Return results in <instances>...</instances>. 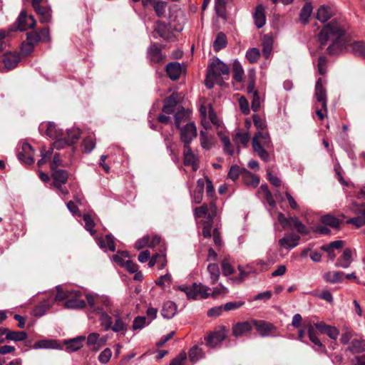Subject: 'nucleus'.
<instances>
[{
  "label": "nucleus",
  "instance_id": "2eb2a0df",
  "mask_svg": "<svg viewBox=\"0 0 365 365\" xmlns=\"http://www.w3.org/2000/svg\"><path fill=\"white\" fill-rule=\"evenodd\" d=\"M226 338V331L222 329L209 335L206 339V344L210 348H216Z\"/></svg>",
  "mask_w": 365,
  "mask_h": 365
},
{
  "label": "nucleus",
  "instance_id": "de8ad7c7",
  "mask_svg": "<svg viewBox=\"0 0 365 365\" xmlns=\"http://www.w3.org/2000/svg\"><path fill=\"white\" fill-rule=\"evenodd\" d=\"M321 220L323 224L334 228L338 227L340 225L339 220L329 214L322 216Z\"/></svg>",
  "mask_w": 365,
  "mask_h": 365
},
{
  "label": "nucleus",
  "instance_id": "f8f14e48",
  "mask_svg": "<svg viewBox=\"0 0 365 365\" xmlns=\"http://www.w3.org/2000/svg\"><path fill=\"white\" fill-rule=\"evenodd\" d=\"M34 150L31 145L27 143H24L21 145V151L18 153V158L25 164L31 165L34 163Z\"/></svg>",
  "mask_w": 365,
  "mask_h": 365
},
{
  "label": "nucleus",
  "instance_id": "e433bc0d",
  "mask_svg": "<svg viewBox=\"0 0 365 365\" xmlns=\"http://www.w3.org/2000/svg\"><path fill=\"white\" fill-rule=\"evenodd\" d=\"M20 61L19 54H9L4 58V63L6 68L9 69L14 68Z\"/></svg>",
  "mask_w": 365,
  "mask_h": 365
},
{
  "label": "nucleus",
  "instance_id": "4be33fe9",
  "mask_svg": "<svg viewBox=\"0 0 365 365\" xmlns=\"http://www.w3.org/2000/svg\"><path fill=\"white\" fill-rule=\"evenodd\" d=\"M352 254L353 252L351 249H345L341 256L337 259L335 266L344 269L348 268L353 261Z\"/></svg>",
  "mask_w": 365,
  "mask_h": 365
},
{
  "label": "nucleus",
  "instance_id": "a211bd4d",
  "mask_svg": "<svg viewBox=\"0 0 365 365\" xmlns=\"http://www.w3.org/2000/svg\"><path fill=\"white\" fill-rule=\"evenodd\" d=\"M184 164L192 166L193 170L198 168L197 162V156L192 152L190 145H185L183 148Z\"/></svg>",
  "mask_w": 365,
  "mask_h": 365
},
{
  "label": "nucleus",
  "instance_id": "7ed1b4c3",
  "mask_svg": "<svg viewBox=\"0 0 365 365\" xmlns=\"http://www.w3.org/2000/svg\"><path fill=\"white\" fill-rule=\"evenodd\" d=\"M228 66L219 58L213 60L212 63L208 66L207 73L205 79V86L208 88H212L215 83L222 84L220 76L227 75L229 73Z\"/></svg>",
  "mask_w": 365,
  "mask_h": 365
},
{
  "label": "nucleus",
  "instance_id": "412c9836",
  "mask_svg": "<svg viewBox=\"0 0 365 365\" xmlns=\"http://www.w3.org/2000/svg\"><path fill=\"white\" fill-rule=\"evenodd\" d=\"M106 341L107 336H104L101 337L99 334L96 332L91 333L87 337V344L92 346L93 349L96 350L105 345Z\"/></svg>",
  "mask_w": 365,
  "mask_h": 365
},
{
  "label": "nucleus",
  "instance_id": "1a4fd4ad",
  "mask_svg": "<svg viewBox=\"0 0 365 365\" xmlns=\"http://www.w3.org/2000/svg\"><path fill=\"white\" fill-rule=\"evenodd\" d=\"M180 140L184 146L190 145L192 140L197 136V128L193 122L187 123L184 126H180Z\"/></svg>",
  "mask_w": 365,
  "mask_h": 365
},
{
  "label": "nucleus",
  "instance_id": "cd10ccee",
  "mask_svg": "<svg viewBox=\"0 0 365 365\" xmlns=\"http://www.w3.org/2000/svg\"><path fill=\"white\" fill-rule=\"evenodd\" d=\"M53 173H52V178H53L54 180V182H53V185L54 186H58V185L59 184H66L67 180H68V174L67 173V171H66L65 170H61V169H55V170H52Z\"/></svg>",
  "mask_w": 365,
  "mask_h": 365
},
{
  "label": "nucleus",
  "instance_id": "6e6d98bb",
  "mask_svg": "<svg viewBox=\"0 0 365 365\" xmlns=\"http://www.w3.org/2000/svg\"><path fill=\"white\" fill-rule=\"evenodd\" d=\"M208 205L203 204L200 207H195L194 210V216L195 218H200L208 215Z\"/></svg>",
  "mask_w": 365,
  "mask_h": 365
},
{
  "label": "nucleus",
  "instance_id": "69168bd1",
  "mask_svg": "<svg viewBox=\"0 0 365 365\" xmlns=\"http://www.w3.org/2000/svg\"><path fill=\"white\" fill-rule=\"evenodd\" d=\"M111 356H112V351H111L110 349L106 348L99 354L98 360L102 364H106L110 359Z\"/></svg>",
  "mask_w": 365,
  "mask_h": 365
},
{
  "label": "nucleus",
  "instance_id": "aec40b11",
  "mask_svg": "<svg viewBox=\"0 0 365 365\" xmlns=\"http://www.w3.org/2000/svg\"><path fill=\"white\" fill-rule=\"evenodd\" d=\"M334 15V11L331 6L322 5L317 11L316 19L322 23H325Z\"/></svg>",
  "mask_w": 365,
  "mask_h": 365
},
{
  "label": "nucleus",
  "instance_id": "4c0bfd02",
  "mask_svg": "<svg viewBox=\"0 0 365 365\" xmlns=\"http://www.w3.org/2000/svg\"><path fill=\"white\" fill-rule=\"evenodd\" d=\"M349 349L352 353H361L365 351V340L354 339L351 341Z\"/></svg>",
  "mask_w": 365,
  "mask_h": 365
},
{
  "label": "nucleus",
  "instance_id": "423d86ee",
  "mask_svg": "<svg viewBox=\"0 0 365 365\" xmlns=\"http://www.w3.org/2000/svg\"><path fill=\"white\" fill-rule=\"evenodd\" d=\"M81 132L78 128L67 130L63 136L56 138L53 146L54 148L60 150L67 145H72L78 141Z\"/></svg>",
  "mask_w": 365,
  "mask_h": 365
},
{
  "label": "nucleus",
  "instance_id": "3c124183",
  "mask_svg": "<svg viewBox=\"0 0 365 365\" xmlns=\"http://www.w3.org/2000/svg\"><path fill=\"white\" fill-rule=\"evenodd\" d=\"M200 140L201 146L203 148H205L206 150H209L211 148L212 143H211L210 138L205 131L200 130Z\"/></svg>",
  "mask_w": 365,
  "mask_h": 365
},
{
  "label": "nucleus",
  "instance_id": "e2e57ef3",
  "mask_svg": "<svg viewBox=\"0 0 365 365\" xmlns=\"http://www.w3.org/2000/svg\"><path fill=\"white\" fill-rule=\"evenodd\" d=\"M96 146V140L93 138L89 136L83 140L84 151L91 153Z\"/></svg>",
  "mask_w": 365,
  "mask_h": 365
},
{
  "label": "nucleus",
  "instance_id": "0e129e2a",
  "mask_svg": "<svg viewBox=\"0 0 365 365\" xmlns=\"http://www.w3.org/2000/svg\"><path fill=\"white\" fill-rule=\"evenodd\" d=\"M253 122L255 126L259 130V131H264L265 128H267V124L264 119L257 115H254Z\"/></svg>",
  "mask_w": 365,
  "mask_h": 365
},
{
  "label": "nucleus",
  "instance_id": "774afa93",
  "mask_svg": "<svg viewBox=\"0 0 365 365\" xmlns=\"http://www.w3.org/2000/svg\"><path fill=\"white\" fill-rule=\"evenodd\" d=\"M83 218L85 222L86 229L88 231H89L92 235L94 234L96 232L95 230H93V227L95 224L91 217L88 214H85L83 215Z\"/></svg>",
  "mask_w": 365,
  "mask_h": 365
},
{
  "label": "nucleus",
  "instance_id": "9d476101",
  "mask_svg": "<svg viewBox=\"0 0 365 365\" xmlns=\"http://www.w3.org/2000/svg\"><path fill=\"white\" fill-rule=\"evenodd\" d=\"M17 28L19 31H24L36 26V21L34 16H28L25 10L21 11L17 20Z\"/></svg>",
  "mask_w": 365,
  "mask_h": 365
},
{
  "label": "nucleus",
  "instance_id": "dca6fc26",
  "mask_svg": "<svg viewBox=\"0 0 365 365\" xmlns=\"http://www.w3.org/2000/svg\"><path fill=\"white\" fill-rule=\"evenodd\" d=\"M36 14L38 16L41 23H48L51 20L52 11L51 6L46 4L45 6L41 5L33 8Z\"/></svg>",
  "mask_w": 365,
  "mask_h": 365
},
{
  "label": "nucleus",
  "instance_id": "49530a36",
  "mask_svg": "<svg viewBox=\"0 0 365 365\" xmlns=\"http://www.w3.org/2000/svg\"><path fill=\"white\" fill-rule=\"evenodd\" d=\"M159 36L165 39H168L170 36L169 29L166 24L161 21H158L155 29Z\"/></svg>",
  "mask_w": 365,
  "mask_h": 365
},
{
  "label": "nucleus",
  "instance_id": "5701e85b",
  "mask_svg": "<svg viewBox=\"0 0 365 365\" xmlns=\"http://www.w3.org/2000/svg\"><path fill=\"white\" fill-rule=\"evenodd\" d=\"M34 348L38 349H62L61 346L55 339H42L36 341Z\"/></svg>",
  "mask_w": 365,
  "mask_h": 365
},
{
  "label": "nucleus",
  "instance_id": "c756f323",
  "mask_svg": "<svg viewBox=\"0 0 365 365\" xmlns=\"http://www.w3.org/2000/svg\"><path fill=\"white\" fill-rule=\"evenodd\" d=\"M288 227L289 228H294L295 229L299 234L302 235H308L309 231L306 227V226L302 224V222L299 221V220L296 217H289V223L288 225Z\"/></svg>",
  "mask_w": 365,
  "mask_h": 365
},
{
  "label": "nucleus",
  "instance_id": "39448f33",
  "mask_svg": "<svg viewBox=\"0 0 365 365\" xmlns=\"http://www.w3.org/2000/svg\"><path fill=\"white\" fill-rule=\"evenodd\" d=\"M176 290L185 292L189 299H197L199 298L206 299L210 297V288L202 284L194 283L192 287L181 285L174 287Z\"/></svg>",
  "mask_w": 365,
  "mask_h": 365
},
{
  "label": "nucleus",
  "instance_id": "393cba45",
  "mask_svg": "<svg viewBox=\"0 0 365 365\" xmlns=\"http://www.w3.org/2000/svg\"><path fill=\"white\" fill-rule=\"evenodd\" d=\"M165 71L169 78L175 81L180 77L182 69L180 63L172 62L166 66Z\"/></svg>",
  "mask_w": 365,
  "mask_h": 365
},
{
  "label": "nucleus",
  "instance_id": "473e14b6",
  "mask_svg": "<svg viewBox=\"0 0 365 365\" xmlns=\"http://www.w3.org/2000/svg\"><path fill=\"white\" fill-rule=\"evenodd\" d=\"M53 300L48 299L40 303L33 311V314L36 317H41L52 307Z\"/></svg>",
  "mask_w": 365,
  "mask_h": 365
},
{
  "label": "nucleus",
  "instance_id": "58836bf2",
  "mask_svg": "<svg viewBox=\"0 0 365 365\" xmlns=\"http://www.w3.org/2000/svg\"><path fill=\"white\" fill-rule=\"evenodd\" d=\"M98 245L101 248H108L111 252L115 250L114 240L110 235H107L105 240L98 239Z\"/></svg>",
  "mask_w": 365,
  "mask_h": 365
},
{
  "label": "nucleus",
  "instance_id": "603ef678",
  "mask_svg": "<svg viewBox=\"0 0 365 365\" xmlns=\"http://www.w3.org/2000/svg\"><path fill=\"white\" fill-rule=\"evenodd\" d=\"M259 56V51L256 48H250L246 53V58L252 63L257 62Z\"/></svg>",
  "mask_w": 365,
  "mask_h": 365
},
{
  "label": "nucleus",
  "instance_id": "f03ea898",
  "mask_svg": "<svg viewBox=\"0 0 365 365\" xmlns=\"http://www.w3.org/2000/svg\"><path fill=\"white\" fill-rule=\"evenodd\" d=\"M344 35V31L339 24L331 21L321 30L318 38L322 48L331 41V43L327 48V53L330 55H338L345 47Z\"/></svg>",
  "mask_w": 365,
  "mask_h": 365
},
{
  "label": "nucleus",
  "instance_id": "9b49d317",
  "mask_svg": "<svg viewBox=\"0 0 365 365\" xmlns=\"http://www.w3.org/2000/svg\"><path fill=\"white\" fill-rule=\"evenodd\" d=\"M253 326L262 337L274 336L276 330L273 324L263 320H253Z\"/></svg>",
  "mask_w": 365,
  "mask_h": 365
},
{
  "label": "nucleus",
  "instance_id": "bb28decb",
  "mask_svg": "<svg viewBox=\"0 0 365 365\" xmlns=\"http://www.w3.org/2000/svg\"><path fill=\"white\" fill-rule=\"evenodd\" d=\"M313 6L311 2H307L303 7L302 8L299 16V21L302 24H307L309 23V18L312 14Z\"/></svg>",
  "mask_w": 365,
  "mask_h": 365
},
{
  "label": "nucleus",
  "instance_id": "09e8293b",
  "mask_svg": "<svg viewBox=\"0 0 365 365\" xmlns=\"http://www.w3.org/2000/svg\"><path fill=\"white\" fill-rule=\"evenodd\" d=\"M234 140L237 145L241 144L243 146H247L250 141V135L247 132H238L236 133Z\"/></svg>",
  "mask_w": 365,
  "mask_h": 365
},
{
  "label": "nucleus",
  "instance_id": "052dcab7",
  "mask_svg": "<svg viewBox=\"0 0 365 365\" xmlns=\"http://www.w3.org/2000/svg\"><path fill=\"white\" fill-rule=\"evenodd\" d=\"M208 208L207 220L210 221V222H212L215 217L217 215V208L213 200H210V202L208 205Z\"/></svg>",
  "mask_w": 365,
  "mask_h": 365
},
{
  "label": "nucleus",
  "instance_id": "c03bdc74",
  "mask_svg": "<svg viewBox=\"0 0 365 365\" xmlns=\"http://www.w3.org/2000/svg\"><path fill=\"white\" fill-rule=\"evenodd\" d=\"M342 274L337 271L328 272L324 274L323 278L327 282L337 283L341 281Z\"/></svg>",
  "mask_w": 365,
  "mask_h": 365
},
{
  "label": "nucleus",
  "instance_id": "ddd939ff",
  "mask_svg": "<svg viewBox=\"0 0 365 365\" xmlns=\"http://www.w3.org/2000/svg\"><path fill=\"white\" fill-rule=\"evenodd\" d=\"M315 97L321 107L327 113V91L322 84V79L319 78L315 86Z\"/></svg>",
  "mask_w": 365,
  "mask_h": 365
},
{
  "label": "nucleus",
  "instance_id": "6e6552de",
  "mask_svg": "<svg viewBox=\"0 0 365 365\" xmlns=\"http://www.w3.org/2000/svg\"><path fill=\"white\" fill-rule=\"evenodd\" d=\"M68 300L64 303V307L69 309H83L86 306V302L81 299L82 292L79 290H72L69 294Z\"/></svg>",
  "mask_w": 365,
  "mask_h": 365
},
{
  "label": "nucleus",
  "instance_id": "f3484780",
  "mask_svg": "<svg viewBox=\"0 0 365 365\" xmlns=\"http://www.w3.org/2000/svg\"><path fill=\"white\" fill-rule=\"evenodd\" d=\"M253 327V320L250 322H238L233 325L232 334L235 336L239 337L249 333Z\"/></svg>",
  "mask_w": 365,
  "mask_h": 365
},
{
  "label": "nucleus",
  "instance_id": "bf43d9fd",
  "mask_svg": "<svg viewBox=\"0 0 365 365\" xmlns=\"http://www.w3.org/2000/svg\"><path fill=\"white\" fill-rule=\"evenodd\" d=\"M57 293L55 297L56 301H62V300H68L69 294L72 292V290H66L63 291L61 286L56 287Z\"/></svg>",
  "mask_w": 365,
  "mask_h": 365
},
{
  "label": "nucleus",
  "instance_id": "5fc2aeb1",
  "mask_svg": "<svg viewBox=\"0 0 365 365\" xmlns=\"http://www.w3.org/2000/svg\"><path fill=\"white\" fill-rule=\"evenodd\" d=\"M240 175H242V168H240L238 165H232L228 173V178L232 180H236Z\"/></svg>",
  "mask_w": 365,
  "mask_h": 365
},
{
  "label": "nucleus",
  "instance_id": "4468645a",
  "mask_svg": "<svg viewBox=\"0 0 365 365\" xmlns=\"http://www.w3.org/2000/svg\"><path fill=\"white\" fill-rule=\"evenodd\" d=\"M148 58L151 63H160L165 61V56L163 54L160 48L153 44L148 48Z\"/></svg>",
  "mask_w": 365,
  "mask_h": 365
},
{
  "label": "nucleus",
  "instance_id": "864d4df0",
  "mask_svg": "<svg viewBox=\"0 0 365 365\" xmlns=\"http://www.w3.org/2000/svg\"><path fill=\"white\" fill-rule=\"evenodd\" d=\"M153 5L154 10H155V11L156 13V15L158 17H163V16H165V7H166L165 2L162 1H157V2L154 3Z\"/></svg>",
  "mask_w": 365,
  "mask_h": 365
},
{
  "label": "nucleus",
  "instance_id": "8fccbe9b",
  "mask_svg": "<svg viewBox=\"0 0 365 365\" xmlns=\"http://www.w3.org/2000/svg\"><path fill=\"white\" fill-rule=\"evenodd\" d=\"M263 49L262 53L265 58H268L270 56V53L272 50V40L270 37L267 36H264L263 41Z\"/></svg>",
  "mask_w": 365,
  "mask_h": 365
},
{
  "label": "nucleus",
  "instance_id": "20e7f679",
  "mask_svg": "<svg viewBox=\"0 0 365 365\" xmlns=\"http://www.w3.org/2000/svg\"><path fill=\"white\" fill-rule=\"evenodd\" d=\"M252 148L259 157L265 162L269 161V154L265 150L272 148V142L267 131H258L252 138Z\"/></svg>",
  "mask_w": 365,
  "mask_h": 365
},
{
  "label": "nucleus",
  "instance_id": "a19ab883",
  "mask_svg": "<svg viewBox=\"0 0 365 365\" xmlns=\"http://www.w3.org/2000/svg\"><path fill=\"white\" fill-rule=\"evenodd\" d=\"M244 70L240 63L235 60L233 63V78L237 82H242L244 77Z\"/></svg>",
  "mask_w": 365,
  "mask_h": 365
},
{
  "label": "nucleus",
  "instance_id": "79ce46f5",
  "mask_svg": "<svg viewBox=\"0 0 365 365\" xmlns=\"http://www.w3.org/2000/svg\"><path fill=\"white\" fill-rule=\"evenodd\" d=\"M28 337L26 331H10L7 334V339L14 341H21L26 340Z\"/></svg>",
  "mask_w": 365,
  "mask_h": 365
},
{
  "label": "nucleus",
  "instance_id": "f257e3e1",
  "mask_svg": "<svg viewBox=\"0 0 365 365\" xmlns=\"http://www.w3.org/2000/svg\"><path fill=\"white\" fill-rule=\"evenodd\" d=\"M86 299L91 312L99 316V322L104 331H125L128 324L121 317L119 309H113V302L108 296L98 294H86Z\"/></svg>",
  "mask_w": 365,
  "mask_h": 365
},
{
  "label": "nucleus",
  "instance_id": "c85d7f7f",
  "mask_svg": "<svg viewBox=\"0 0 365 365\" xmlns=\"http://www.w3.org/2000/svg\"><path fill=\"white\" fill-rule=\"evenodd\" d=\"M254 20L256 26L259 29L262 28L266 22V17L264 14V8L262 5H258L256 8Z\"/></svg>",
  "mask_w": 365,
  "mask_h": 365
},
{
  "label": "nucleus",
  "instance_id": "6ab92c4d",
  "mask_svg": "<svg viewBox=\"0 0 365 365\" xmlns=\"http://www.w3.org/2000/svg\"><path fill=\"white\" fill-rule=\"evenodd\" d=\"M299 240L300 237L298 235L289 233L279 240V244L282 247L290 250L298 245Z\"/></svg>",
  "mask_w": 365,
  "mask_h": 365
},
{
  "label": "nucleus",
  "instance_id": "f704fd0d",
  "mask_svg": "<svg viewBox=\"0 0 365 365\" xmlns=\"http://www.w3.org/2000/svg\"><path fill=\"white\" fill-rule=\"evenodd\" d=\"M242 177L245 183L252 187H257L259 182V179L257 176L253 175L245 168H242Z\"/></svg>",
  "mask_w": 365,
  "mask_h": 365
},
{
  "label": "nucleus",
  "instance_id": "a878e982",
  "mask_svg": "<svg viewBox=\"0 0 365 365\" xmlns=\"http://www.w3.org/2000/svg\"><path fill=\"white\" fill-rule=\"evenodd\" d=\"M85 339V336H78L66 340L64 344L66 346V349L69 351H76L79 350L83 346Z\"/></svg>",
  "mask_w": 365,
  "mask_h": 365
},
{
  "label": "nucleus",
  "instance_id": "2f4dec72",
  "mask_svg": "<svg viewBox=\"0 0 365 365\" xmlns=\"http://www.w3.org/2000/svg\"><path fill=\"white\" fill-rule=\"evenodd\" d=\"M207 271L210 276V284H215L218 281L220 274L218 265L215 263H210L207 265Z\"/></svg>",
  "mask_w": 365,
  "mask_h": 365
},
{
  "label": "nucleus",
  "instance_id": "4d7b16f0",
  "mask_svg": "<svg viewBox=\"0 0 365 365\" xmlns=\"http://www.w3.org/2000/svg\"><path fill=\"white\" fill-rule=\"evenodd\" d=\"M155 257L158 261L157 266L158 269H163L167 264L166 255L165 254V249L160 250L159 253L155 254Z\"/></svg>",
  "mask_w": 365,
  "mask_h": 365
},
{
  "label": "nucleus",
  "instance_id": "ea45409f",
  "mask_svg": "<svg viewBox=\"0 0 365 365\" xmlns=\"http://www.w3.org/2000/svg\"><path fill=\"white\" fill-rule=\"evenodd\" d=\"M227 43L226 36L220 32L219 33L215 40L213 42V49L215 51H219L220 50L226 47Z\"/></svg>",
  "mask_w": 365,
  "mask_h": 365
},
{
  "label": "nucleus",
  "instance_id": "13d9d810",
  "mask_svg": "<svg viewBox=\"0 0 365 365\" xmlns=\"http://www.w3.org/2000/svg\"><path fill=\"white\" fill-rule=\"evenodd\" d=\"M210 293V296L212 297H217L221 295H225L228 293V289L223 286L222 284H220L218 287L213 289L211 292V289L209 291Z\"/></svg>",
  "mask_w": 365,
  "mask_h": 365
},
{
  "label": "nucleus",
  "instance_id": "338daca9",
  "mask_svg": "<svg viewBox=\"0 0 365 365\" xmlns=\"http://www.w3.org/2000/svg\"><path fill=\"white\" fill-rule=\"evenodd\" d=\"M146 324V318L145 317L138 316L133 320V329L134 330L142 329Z\"/></svg>",
  "mask_w": 365,
  "mask_h": 365
},
{
  "label": "nucleus",
  "instance_id": "0eeeda50",
  "mask_svg": "<svg viewBox=\"0 0 365 365\" xmlns=\"http://www.w3.org/2000/svg\"><path fill=\"white\" fill-rule=\"evenodd\" d=\"M351 212L356 216L346 220L347 224L353 225L359 228L365 225V207L363 204L352 202L350 207Z\"/></svg>",
  "mask_w": 365,
  "mask_h": 365
},
{
  "label": "nucleus",
  "instance_id": "72a5a7b5",
  "mask_svg": "<svg viewBox=\"0 0 365 365\" xmlns=\"http://www.w3.org/2000/svg\"><path fill=\"white\" fill-rule=\"evenodd\" d=\"M64 132L58 129L56 125L53 123L48 122L46 124V134L48 137L52 139L58 138V137L63 136L64 135Z\"/></svg>",
  "mask_w": 365,
  "mask_h": 365
},
{
  "label": "nucleus",
  "instance_id": "37998d69",
  "mask_svg": "<svg viewBox=\"0 0 365 365\" xmlns=\"http://www.w3.org/2000/svg\"><path fill=\"white\" fill-rule=\"evenodd\" d=\"M351 47L354 55L365 58V42L355 41L351 45Z\"/></svg>",
  "mask_w": 365,
  "mask_h": 365
},
{
  "label": "nucleus",
  "instance_id": "b1692460",
  "mask_svg": "<svg viewBox=\"0 0 365 365\" xmlns=\"http://www.w3.org/2000/svg\"><path fill=\"white\" fill-rule=\"evenodd\" d=\"M177 312V305L175 302L168 301L163 305L161 315L165 319H172Z\"/></svg>",
  "mask_w": 365,
  "mask_h": 365
},
{
  "label": "nucleus",
  "instance_id": "7c9ffc66",
  "mask_svg": "<svg viewBox=\"0 0 365 365\" xmlns=\"http://www.w3.org/2000/svg\"><path fill=\"white\" fill-rule=\"evenodd\" d=\"M190 111L181 108L175 115V124L178 128H180L181 124L188 123Z\"/></svg>",
  "mask_w": 365,
  "mask_h": 365
},
{
  "label": "nucleus",
  "instance_id": "a18cd8bd",
  "mask_svg": "<svg viewBox=\"0 0 365 365\" xmlns=\"http://www.w3.org/2000/svg\"><path fill=\"white\" fill-rule=\"evenodd\" d=\"M204 357V353L201 348L195 346L189 351V359L192 362H196Z\"/></svg>",
  "mask_w": 365,
  "mask_h": 365
},
{
  "label": "nucleus",
  "instance_id": "c9c22d12",
  "mask_svg": "<svg viewBox=\"0 0 365 365\" xmlns=\"http://www.w3.org/2000/svg\"><path fill=\"white\" fill-rule=\"evenodd\" d=\"M178 96L173 93L165 101V105L163 107V112L170 114L173 112V109L177 105Z\"/></svg>",
  "mask_w": 365,
  "mask_h": 365
},
{
  "label": "nucleus",
  "instance_id": "680f3d73",
  "mask_svg": "<svg viewBox=\"0 0 365 365\" xmlns=\"http://www.w3.org/2000/svg\"><path fill=\"white\" fill-rule=\"evenodd\" d=\"M53 148H50L48 150L46 151L44 148H43L41 151V158L38 161L37 164L38 167H41L48 160L51 158L53 153Z\"/></svg>",
  "mask_w": 365,
  "mask_h": 365
}]
</instances>
